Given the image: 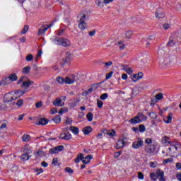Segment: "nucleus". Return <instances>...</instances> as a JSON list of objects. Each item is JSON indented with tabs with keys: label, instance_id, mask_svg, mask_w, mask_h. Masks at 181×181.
Listing matches in <instances>:
<instances>
[{
	"label": "nucleus",
	"instance_id": "44",
	"mask_svg": "<svg viewBox=\"0 0 181 181\" xmlns=\"http://www.w3.org/2000/svg\"><path fill=\"white\" fill-rule=\"evenodd\" d=\"M86 117L88 119V121L91 122L93 121V115L91 113H88Z\"/></svg>",
	"mask_w": 181,
	"mask_h": 181
},
{
	"label": "nucleus",
	"instance_id": "20",
	"mask_svg": "<svg viewBox=\"0 0 181 181\" xmlns=\"http://www.w3.org/2000/svg\"><path fill=\"white\" fill-rule=\"evenodd\" d=\"M172 117H173V114L169 113L168 116L164 118V122H165V124H170V122H172Z\"/></svg>",
	"mask_w": 181,
	"mask_h": 181
},
{
	"label": "nucleus",
	"instance_id": "43",
	"mask_svg": "<svg viewBox=\"0 0 181 181\" xmlns=\"http://www.w3.org/2000/svg\"><path fill=\"white\" fill-rule=\"evenodd\" d=\"M150 177L154 181H156L158 179V177H156V174H155V173H151L150 174Z\"/></svg>",
	"mask_w": 181,
	"mask_h": 181
},
{
	"label": "nucleus",
	"instance_id": "55",
	"mask_svg": "<svg viewBox=\"0 0 181 181\" xmlns=\"http://www.w3.org/2000/svg\"><path fill=\"white\" fill-rule=\"evenodd\" d=\"M35 172L37 173L36 175H40V173H43V170L42 168H37Z\"/></svg>",
	"mask_w": 181,
	"mask_h": 181
},
{
	"label": "nucleus",
	"instance_id": "40",
	"mask_svg": "<svg viewBox=\"0 0 181 181\" xmlns=\"http://www.w3.org/2000/svg\"><path fill=\"white\" fill-rule=\"evenodd\" d=\"M173 162V158H169L168 159L164 160L163 164L166 165V163H172Z\"/></svg>",
	"mask_w": 181,
	"mask_h": 181
},
{
	"label": "nucleus",
	"instance_id": "6",
	"mask_svg": "<svg viewBox=\"0 0 181 181\" xmlns=\"http://www.w3.org/2000/svg\"><path fill=\"white\" fill-rule=\"evenodd\" d=\"M132 146L133 149H139V148H142V146H144V141L139 138L132 143Z\"/></svg>",
	"mask_w": 181,
	"mask_h": 181
},
{
	"label": "nucleus",
	"instance_id": "12",
	"mask_svg": "<svg viewBox=\"0 0 181 181\" xmlns=\"http://www.w3.org/2000/svg\"><path fill=\"white\" fill-rule=\"evenodd\" d=\"M165 16V13L162 11V8H158L156 11V18L158 19H163V17Z\"/></svg>",
	"mask_w": 181,
	"mask_h": 181
},
{
	"label": "nucleus",
	"instance_id": "41",
	"mask_svg": "<svg viewBox=\"0 0 181 181\" xmlns=\"http://www.w3.org/2000/svg\"><path fill=\"white\" fill-rule=\"evenodd\" d=\"M65 171H66L67 173H69L70 175L74 173V170H73V169H71L70 167H66L65 168Z\"/></svg>",
	"mask_w": 181,
	"mask_h": 181
},
{
	"label": "nucleus",
	"instance_id": "24",
	"mask_svg": "<svg viewBox=\"0 0 181 181\" xmlns=\"http://www.w3.org/2000/svg\"><path fill=\"white\" fill-rule=\"evenodd\" d=\"M33 84V81H23L21 87H25L26 88H29L30 86Z\"/></svg>",
	"mask_w": 181,
	"mask_h": 181
},
{
	"label": "nucleus",
	"instance_id": "15",
	"mask_svg": "<svg viewBox=\"0 0 181 181\" xmlns=\"http://www.w3.org/2000/svg\"><path fill=\"white\" fill-rule=\"evenodd\" d=\"M146 152L147 153H153L155 152V145L148 144L146 146Z\"/></svg>",
	"mask_w": 181,
	"mask_h": 181
},
{
	"label": "nucleus",
	"instance_id": "57",
	"mask_svg": "<svg viewBox=\"0 0 181 181\" xmlns=\"http://www.w3.org/2000/svg\"><path fill=\"white\" fill-rule=\"evenodd\" d=\"M51 114H57V107H53L51 109Z\"/></svg>",
	"mask_w": 181,
	"mask_h": 181
},
{
	"label": "nucleus",
	"instance_id": "64",
	"mask_svg": "<svg viewBox=\"0 0 181 181\" xmlns=\"http://www.w3.org/2000/svg\"><path fill=\"white\" fill-rule=\"evenodd\" d=\"M175 166H176L177 169L178 170H180V169H181V163H177Z\"/></svg>",
	"mask_w": 181,
	"mask_h": 181
},
{
	"label": "nucleus",
	"instance_id": "52",
	"mask_svg": "<svg viewBox=\"0 0 181 181\" xmlns=\"http://www.w3.org/2000/svg\"><path fill=\"white\" fill-rule=\"evenodd\" d=\"M125 36L127 39H131V37L132 36V31H129V32L126 33Z\"/></svg>",
	"mask_w": 181,
	"mask_h": 181
},
{
	"label": "nucleus",
	"instance_id": "48",
	"mask_svg": "<svg viewBox=\"0 0 181 181\" xmlns=\"http://www.w3.org/2000/svg\"><path fill=\"white\" fill-rule=\"evenodd\" d=\"M139 129L140 132H145V130H146L145 126L144 124H141L139 127Z\"/></svg>",
	"mask_w": 181,
	"mask_h": 181
},
{
	"label": "nucleus",
	"instance_id": "9",
	"mask_svg": "<svg viewBox=\"0 0 181 181\" xmlns=\"http://www.w3.org/2000/svg\"><path fill=\"white\" fill-rule=\"evenodd\" d=\"M52 26H53V24L47 25V27L42 26L41 28H40V29L38 30L39 36H42V35H45V32H46L49 29V28H52Z\"/></svg>",
	"mask_w": 181,
	"mask_h": 181
},
{
	"label": "nucleus",
	"instance_id": "47",
	"mask_svg": "<svg viewBox=\"0 0 181 181\" xmlns=\"http://www.w3.org/2000/svg\"><path fill=\"white\" fill-rule=\"evenodd\" d=\"M8 124H6V123H2V122H0V129H5V128H6Z\"/></svg>",
	"mask_w": 181,
	"mask_h": 181
},
{
	"label": "nucleus",
	"instance_id": "63",
	"mask_svg": "<svg viewBox=\"0 0 181 181\" xmlns=\"http://www.w3.org/2000/svg\"><path fill=\"white\" fill-rule=\"evenodd\" d=\"M58 162H59V161L57 160V158H54L53 160H52V165H54L56 166V165H57V163H58Z\"/></svg>",
	"mask_w": 181,
	"mask_h": 181
},
{
	"label": "nucleus",
	"instance_id": "54",
	"mask_svg": "<svg viewBox=\"0 0 181 181\" xmlns=\"http://www.w3.org/2000/svg\"><path fill=\"white\" fill-rule=\"evenodd\" d=\"M107 135H109V136H114L115 135V132L114 130H112L111 132H107Z\"/></svg>",
	"mask_w": 181,
	"mask_h": 181
},
{
	"label": "nucleus",
	"instance_id": "39",
	"mask_svg": "<svg viewBox=\"0 0 181 181\" xmlns=\"http://www.w3.org/2000/svg\"><path fill=\"white\" fill-rule=\"evenodd\" d=\"M147 115H148L150 118H152V119H155V118L158 117V115H156V113L153 112L147 113Z\"/></svg>",
	"mask_w": 181,
	"mask_h": 181
},
{
	"label": "nucleus",
	"instance_id": "16",
	"mask_svg": "<svg viewBox=\"0 0 181 181\" xmlns=\"http://www.w3.org/2000/svg\"><path fill=\"white\" fill-rule=\"evenodd\" d=\"M122 70L125 71L127 74H132L134 69L132 68L129 67L128 65H124L122 66Z\"/></svg>",
	"mask_w": 181,
	"mask_h": 181
},
{
	"label": "nucleus",
	"instance_id": "38",
	"mask_svg": "<svg viewBox=\"0 0 181 181\" xmlns=\"http://www.w3.org/2000/svg\"><path fill=\"white\" fill-rule=\"evenodd\" d=\"M28 30H29V25H25L21 31V34L25 35V33H28Z\"/></svg>",
	"mask_w": 181,
	"mask_h": 181
},
{
	"label": "nucleus",
	"instance_id": "11",
	"mask_svg": "<svg viewBox=\"0 0 181 181\" xmlns=\"http://www.w3.org/2000/svg\"><path fill=\"white\" fill-rule=\"evenodd\" d=\"M13 93H14L16 100H18V98H20V97H22V95H23L26 92L25 90H13Z\"/></svg>",
	"mask_w": 181,
	"mask_h": 181
},
{
	"label": "nucleus",
	"instance_id": "8",
	"mask_svg": "<svg viewBox=\"0 0 181 181\" xmlns=\"http://www.w3.org/2000/svg\"><path fill=\"white\" fill-rule=\"evenodd\" d=\"M142 77H144V74L142 72H139L137 74H133L131 76V78L134 83H136V81H138V80L142 78Z\"/></svg>",
	"mask_w": 181,
	"mask_h": 181
},
{
	"label": "nucleus",
	"instance_id": "3",
	"mask_svg": "<svg viewBox=\"0 0 181 181\" xmlns=\"http://www.w3.org/2000/svg\"><path fill=\"white\" fill-rule=\"evenodd\" d=\"M15 100H16V97L15 96L13 91L7 93L4 95L3 104H11L9 103L15 101Z\"/></svg>",
	"mask_w": 181,
	"mask_h": 181
},
{
	"label": "nucleus",
	"instance_id": "42",
	"mask_svg": "<svg viewBox=\"0 0 181 181\" xmlns=\"http://www.w3.org/2000/svg\"><path fill=\"white\" fill-rule=\"evenodd\" d=\"M117 45H119V49H122L125 47V44L122 41H119Z\"/></svg>",
	"mask_w": 181,
	"mask_h": 181
},
{
	"label": "nucleus",
	"instance_id": "49",
	"mask_svg": "<svg viewBox=\"0 0 181 181\" xmlns=\"http://www.w3.org/2000/svg\"><path fill=\"white\" fill-rule=\"evenodd\" d=\"M170 24L169 23H165L163 25V29H165V30H168V29H170Z\"/></svg>",
	"mask_w": 181,
	"mask_h": 181
},
{
	"label": "nucleus",
	"instance_id": "58",
	"mask_svg": "<svg viewBox=\"0 0 181 181\" xmlns=\"http://www.w3.org/2000/svg\"><path fill=\"white\" fill-rule=\"evenodd\" d=\"M86 18H87V16L86 14H83V16L80 18L79 22H85L84 21H86Z\"/></svg>",
	"mask_w": 181,
	"mask_h": 181
},
{
	"label": "nucleus",
	"instance_id": "14",
	"mask_svg": "<svg viewBox=\"0 0 181 181\" xmlns=\"http://www.w3.org/2000/svg\"><path fill=\"white\" fill-rule=\"evenodd\" d=\"M60 139H65L66 141H70L71 139V134L70 133H62L59 136Z\"/></svg>",
	"mask_w": 181,
	"mask_h": 181
},
{
	"label": "nucleus",
	"instance_id": "28",
	"mask_svg": "<svg viewBox=\"0 0 181 181\" xmlns=\"http://www.w3.org/2000/svg\"><path fill=\"white\" fill-rule=\"evenodd\" d=\"M74 81H76V79L74 78H69V77L65 78L66 84H73Z\"/></svg>",
	"mask_w": 181,
	"mask_h": 181
},
{
	"label": "nucleus",
	"instance_id": "29",
	"mask_svg": "<svg viewBox=\"0 0 181 181\" xmlns=\"http://www.w3.org/2000/svg\"><path fill=\"white\" fill-rule=\"evenodd\" d=\"M137 116L139 117V119H140V121H146V119H148V117L144 115V113L142 112H139L137 114Z\"/></svg>",
	"mask_w": 181,
	"mask_h": 181
},
{
	"label": "nucleus",
	"instance_id": "61",
	"mask_svg": "<svg viewBox=\"0 0 181 181\" xmlns=\"http://www.w3.org/2000/svg\"><path fill=\"white\" fill-rule=\"evenodd\" d=\"M145 143L146 144H148V145H150V144H152V139H146V141H145Z\"/></svg>",
	"mask_w": 181,
	"mask_h": 181
},
{
	"label": "nucleus",
	"instance_id": "22",
	"mask_svg": "<svg viewBox=\"0 0 181 181\" xmlns=\"http://www.w3.org/2000/svg\"><path fill=\"white\" fill-rule=\"evenodd\" d=\"M130 122L131 124H139V122H141V119H139L138 115L134 118H132Z\"/></svg>",
	"mask_w": 181,
	"mask_h": 181
},
{
	"label": "nucleus",
	"instance_id": "46",
	"mask_svg": "<svg viewBox=\"0 0 181 181\" xmlns=\"http://www.w3.org/2000/svg\"><path fill=\"white\" fill-rule=\"evenodd\" d=\"M97 105H98V108H103V105H104V103H103V101H101L100 100H98Z\"/></svg>",
	"mask_w": 181,
	"mask_h": 181
},
{
	"label": "nucleus",
	"instance_id": "27",
	"mask_svg": "<svg viewBox=\"0 0 181 181\" xmlns=\"http://www.w3.org/2000/svg\"><path fill=\"white\" fill-rule=\"evenodd\" d=\"M78 28L81 30H84V29H87V23L86 22H79Z\"/></svg>",
	"mask_w": 181,
	"mask_h": 181
},
{
	"label": "nucleus",
	"instance_id": "26",
	"mask_svg": "<svg viewBox=\"0 0 181 181\" xmlns=\"http://www.w3.org/2000/svg\"><path fill=\"white\" fill-rule=\"evenodd\" d=\"M49 122V120L46 118H42L38 121L37 125H47V124Z\"/></svg>",
	"mask_w": 181,
	"mask_h": 181
},
{
	"label": "nucleus",
	"instance_id": "19",
	"mask_svg": "<svg viewBox=\"0 0 181 181\" xmlns=\"http://www.w3.org/2000/svg\"><path fill=\"white\" fill-rule=\"evenodd\" d=\"M169 139H170L169 137L164 136L161 139L163 145H165L168 146V145H169V143H170V141H169Z\"/></svg>",
	"mask_w": 181,
	"mask_h": 181
},
{
	"label": "nucleus",
	"instance_id": "10",
	"mask_svg": "<svg viewBox=\"0 0 181 181\" xmlns=\"http://www.w3.org/2000/svg\"><path fill=\"white\" fill-rule=\"evenodd\" d=\"M175 149V151H179V149L181 150V143L179 141H175V145H172V147L168 148L169 152H172Z\"/></svg>",
	"mask_w": 181,
	"mask_h": 181
},
{
	"label": "nucleus",
	"instance_id": "17",
	"mask_svg": "<svg viewBox=\"0 0 181 181\" xmlns=\"http://www.w3.org/2000/svg\"><path fill=\"white\" fill-rule=\"evenodd\" d=\"M92 131L93 128H91L90 126H87L82 129V132H83L84 135H89Z\"/></svg>",
	"mask_w": 181,
	"mask_h": 181
},
{
	"label": "nucleus",
	"instance_id": "25",
	"mask_svg": "<svg viewBox=\"0 0 181 181\" xmlns=\"http://www.w3.org/2000/svg\"><path fill=\"white\" fill-rule=\"evenodd\" d=\"M70 131H71V132H73L74 135H78V132H80V130L78 129V128L74 126H71L70 127Z\"/></svg>",
	"mask_w": 181,
	"mask_h": 181
},
{
	"label": "nucleus",
	"instance_id": "33",
	"mask_svg": "<svg viewBox=\"0 0 181 181\" xmlns=\"http://www.w3.org/2000/svg\"><path fill=\"white\" fill-rule=\"evenodd\" d=\"M69 111V108L67 107H62L60 109L59 114V115H63V114H66Z\"/></svg>",
	"mask_w": 181,
	"mask_h": 181
},
{
	"label": "nucleus",
	"instance_id": "5",
	"mask_svg": "<svg viewBox=\"0 0 181 181\" xmlns=\"http://www.w3.org/2000/svg\"><path fill=\"white\" fill-rule=\"evenodd\" d=\"M23 154L21 156V159L23 162H26V160H29L30 158H32V150L29 148H24L23 151Z\"/></svg>",
	"mask_w": 181,
	"mask_h": 181
},
{
	"label": "nucleus",
	"instance_id": "13",
	"mask_svg": "<svg viewBox=\"0 0 181 181\" xmlns=\"http://www.w3.org/2000/svg\"><path fill=\"white\" fill-rule=\"evenodd\" d=\"M53 105H54L55 107H63L64 105V103H63V100H62L60 98H57L53 102Z\"/></svg>",
	"mask_w": 181,
	"mask_h": 181
},
{
	"label": "nucleus",
	"instance_id": "45",
	"mask_svg": "<svg viewBox=\"0 0 181 181\" xmlns=\"http://www.w3.org/2000/svg\"><path fill=\"white\" fill-rule=\"evenodd\" d=\"M25 60L27 62H32V60H33V55L32 54H28L26 56Z\"/></svg>",
	"mask_w": 181,
	"mask_h": 181
},
{
	"label": "nucleus",
	"instance_id": "60",
	"mask_svg": "<svg viewBox=\"0 0 181 181\" xmlns=\"http://www.w3.org/2000/svg\"><path fill=\"white\" fill-rule=\"evenodd\" d=\"M138 177L139 179H141V180H144V174L141 172L138 173Z\"/></svg>",
	"mask_w": 181,
	"mask_h": 181
},
{
	"label": "nucleus",
	"instance_id": "2",
	"mask_svg": "<svg viewBox=\"0 0 181 181\" xmlns=\"http://www.w3.org/2000/svg\"><path fill=\"white\" fill-rule=\"evenodd\" d=\"M23 107V100L19 99L17 102H13L11 103L3 104L1 105V110H12L13 107Z\"/></svg>",
	"mask_w": 181,
	"mask_h": 181
},
{
	"label": "nucleus",
	"instance_id": "23",
	"mask_svg": "<svg viewBox=\"0 0 181 181\" xmlns=\"http://www.w3.org/2000/svg\"><path fill=\"white\" fill-rule=\"evenodd\" d=\"M23 142H29L30 141V135L24 134L21 138Z\"/></svg>",
	"mask_w": 181,
	"mask_h": 181
},
{
	"label": "nucleus",
	"instance_id": "32",
	"mask_svg": "<svg viewBox=\"0 0 181 181\" xmlns=\"http://www.w3.org/2000/svg\"><path fill=\"white\" fill-rule=\"evenodd\" d=\"M156 175H157V176H158V177H162L165 176V173L163 170H161L160 169H158L156 170Z\"/></svg>",
	"mask_w": 181,
	"mask_h": 181
},
{
	"label": "nucleus",
	"instance_id": "7",
	"mask_svg": "<svg viewBox=\"0 0 181 181\" xmlns=\"http://www.w3.org/2000/svg\"><path fill=\"white\" fill-rule=\"evenodd\" d=\"M114 0H96L95 4L99 8H104L105 5H107L110 2H112Z\"/></svg>",
	"mask_w": 181,
	"mask_h": 181
},
{
	"label": "nucleus",
	"instance_id": "50",
	"mask_svg": "<svg viewBox=\"0 0 181 181\" xmlns=\"http://www.w3.org/2000/svg\"><path fill=\"white\" fill-rule=\"evenodd\" d=\"M156 100H162L163 98V94L158 93V94L156 95Z\"/></svg>",
	"mask_w": 181,
	"mask_h": 181
},
{
	"label": "nucleus",
	"instance_id": "30",
	"mask_svg": "<svg viewBox=\"0 0 181 181\" xmlns=\"http://www.w3.org/2000/svg\"><path fill=\"white\" fill-rule=\"evenodd\" d=\"M175 45H176V41L173 40V38H170L169 42L167 44V46L169 47H173Z\"/></svg>",
	"mask_w": 181,
	"mask_h": 181
},
{
	"label": "nucleus",
	"instance_id": "37",
	"mask_svg": "<svg viewBox=\"0 0 181 181\" xmlns=\"http://www.w3.org/2000/svg\"><path fill=\"white\" fill-rule=\"evenodd\" d=\"M54 148L57 153H59V152H61V151H63V149H64V146H57Z\"/></svg>",
	"mask_w": 181,
	"mask_h": 181
},
{
	"label": "nucleus",
	"instance_id": "4",
	"mask_svg": "<svg viewBox=\"0 0 181 181\" xmlns=\"http://www.w3.org/2000/svg\"><path fill=\"white\" fill-rule=\"evenodd\" d=\"M16 80H18V76H16L15 74H11L8 77L1 81V84L3 86H6L11 83L9 81H16Z\"/></svg>",
	"mask_w": 181,
	"mask_h": 181
},
{
	"label": "nucleus",
	"instance_id": "18",
	"mask_svg": "<svg viewBox=\"0 0 181 181\" xmlns=\"http://www.w3.org/2000/svg\"><path fill=\"white\" fill-rule=\"evenodd\" d=\"M91 159H93V155H88L86 157L83 158V159L82 160V162L83 163H84V165H87L90 163V161L91 160Z\"/></svg>",
	"mask_w": 181,
	"mask_h": 181
},
{
	"label": "nucleus",
	"instance_id": "35",
	"mask_svg": "<svg viewBox=\"0 0 181 181\" xmlns=\"http://www.w3.org/2000/svg\"><path fill=\"white\" fill-rule=\"evenodd\" d=\"M30 72V66H25L23 69V74H29Z\"/></svg>",
	"mask_w": 181,
	"mask_h": 181
},
{
	"label": "nucleus",
	"instance_id": "31",
	"mask_svg": "<svg viewBox=\"0 0 181 181\" xmlns=\"http://www.w3.org/2000/svg\"><path fill=\"white\" fill-rule=\"evenodd\" d=\"M57 81L59 84H64L66 78L64 79L63 77L58 76L57 77Z\"/></svg>",
	"mask_w": 181,
	"mask_h": 181
},
{
	"label": "nucleus",
	"instance_id": "51",
	"mask_svg": "<svg viewBox=\"0 0 181 181\" xmlns=\"http://www.w3.org/2000/svg\"><path fill=\"white\" fill-rule=\"evenodd\" d=\"M112 74H114V72L110 71L108 74H106V80H110L111 77H112Z\"/></svg>",
	"mask_w": 181,
	"mask_h": 181
},
{
	"label": "nucleus",
	"instance_id": "34",
	"mask_svg": "<svg viewBox=\"0 0 181 181\" xmlns=\"http://www.w3.org/2000/svg\"><path fill=\"white\" fill-rule=\"evenodd\" d=\"M159 64L161 67H165V66H168V62H166L165 59H161L159 62Z\"/></svg>",
	"mask_w": 181,
	"mask_h": 181
},
{
	"label": "nucleus",
	"instance_id": "59",
	"mask_svg": "<svg viewBox=\"0 0 181 181\" xmlns=\"http://www.w3.org/2000/svg\"><path fill=\"white\" fill-rule=\"evenodd\" d=\"M49 153H51V155H53L54 153H57L56 151V148H52L49 149Z\"/></svg>",
	"mask_w": 181,
	"mask_h": 181
},
{
	"label": "nucleus",
	"instance_id": "1",
	"mask_svg": "<svg viewBox=\"0 0 181 181\" xmlns=\"http://www.w3.org/2000/svg\"><path fill=\"white\" fill-rule=\"evenodd\" d=\"M52 42L54 45H57V46H64V47H67L70 46V40L66 38H62L59 37H55L52 39Z\"/></svg>",
	"mask_w": 181,
	"mask_h": 181
},
{
	"label": "nucleus",
	"instance_id": "53",
	"mask_svg": "<svg viewBox=\"0 0 181 181\" xmlns=\"http://www.w3.org/2000/svg\"><path fill=\"white\" fill-rule=\"evenodd\" d=\"M107 98H108L107 93H103L100 95V100H107Z\"/></svg>",
	"mask_w": 181,
	"mask_h": 181
},
{
	"label": "nucleus",
	"instance_id": "36",
	"mask_svg": "<svg viewBox=\"0 0 181 181\" xmlns=\"http://www.w3.org/2000/svg\"><path fill=\"white\" fill-rule=\"evenodd\" d=\"M52 119H53L54 122H55V124H59L60 122V121H62V117H60V116H59V115H57Z\"/></svg>",
	"mask_w": 181,
	"mask_h": 181
},
{
	"label": "nucleus",
	"instance_id": "21",
	"mask_svg": "<svg viewBox=\"0 0 181 181\" xmlns=\"http://www.w3.org/2000/svg\"><path fill=\"white\" fill-rule=\"evenodd\" d=\"M124 145H125V141H124V140H119L117 143L116 148L117 149H121V148H124Z\"/></svg>",
	"mask_w": 181,
	"mask_h": 181
},
{
	"label": "nucleus",
	"instance_id": "62",
	"mask_svg": "<svg viewBox=\"0 0 181 181\" xmlns=\"http://www.w3.org/2000/svg\"><path fill=\"white\" fill-rule=\"evenodd\" d=\"M177 180L181 181V173H177L176 175Z\"/></svg>",
	"mask_w": 181,
	"mask_h": 181
},
{
	"label": "nucleus",
	"instance_id": "56",
	"mask_svg": "<svg viewBox=\"0 0 181 181\" xmlns=\"http://www.w3.org/2000/svg\"><path fill=\"white\" fill-rule=\"evenodd\" d=\"M42 105H43V103H42V101H40L35 104V107L40 108Z\"/></svg>",
	"mask_w": 181,
	"mask_h": 181
}]
</instances>
